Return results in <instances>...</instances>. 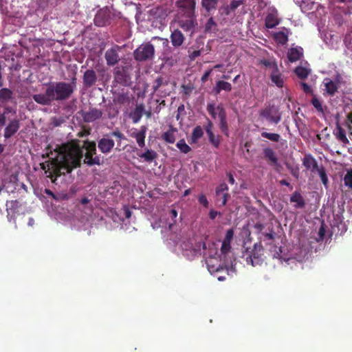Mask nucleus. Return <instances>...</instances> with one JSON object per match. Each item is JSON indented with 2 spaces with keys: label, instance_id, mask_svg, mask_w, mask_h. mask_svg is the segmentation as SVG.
Here are the masks:
<instances>
[{
  "label": "nucleus",
  "instance_id": "obj_33",
  "mask_svg": "<svg viewBox=\"0 0 352 352\" xmlns=\"http://www.w3.org/2000/svg\"><path fill=\"white\" fill-rule=\"evenodd\" d=\"M168 84V81L162 76H158L153 83V93H157L160 88L164 86H166Z\"/></svg>",
  "mask_w": 352,
  "mask_h": 352
},
{
  "label": "nucleus",
  "instance_id": "obj_39",
  "mask_svg": "<svg viewBox=\"0 0 352 352\" xmlns=\"http://www.w3.org/2000/svg\"><path fill=\"white\" fill-rule=\"evenodd\" d=\"M177 147L183 153H188L191 151V148L186 143L184 139L179 140L176 144Z\"/></svg>",
  "mask_w": 352,
  "mask_h": 352
},
{
  "label": "nucleus",
  "instance_id": "obj_22",
  "mask_svg": "<svg viewBox=\"0 0 352 352\" xmlns=\"http://www.w3.org/2000/svg\"><path fill=\"white\" fill-rule=\"evenodd\" d=\"M176 4L178 8L186 10L187 14H193L195 6V0H177Z\"/></svg>",
  "mask_w": 352,
  "mask_h": 352
},
{
  "label": "nucleus",
  "instance_id": "obj_4",
  "mask_svg": "<svg viewBox=\"0 0 352 352\" xmlns=\"http://www.w3.org/2000/svg\"><path fill=\"white\" fill-rule=\"evenodd\" d=\"M129 70V66L116 67L113 71L114 81L122 86H129L131 82Z\"/></svg>",
  "mask_w": 352,
  "mask_h": 352
},
{
  "label": "nucleus",
  "instance_id": "obj_56",
  "mask_svg": "<svg viewBox=\"0 0 352 352\" xmlns=\"http://www.w3.org/2000/svg\"><path fill=\"white\" fill-rule=\"evenodd\" d=\"M300 85L303 89V91L305 93V94H312L313 93V90L311 88V87L307 84L306 82H301L300 83Z\"/></svg>",
  "mask_w": 352,
  "mask_h": 352
},
{
  "label": "nucleus",
  "instance_id": "obj_36",
  "mask_svg": "<svg viewBox=\"0 0 352 352\" xmlns=\"http://www.w3.org/2000/svg\"><path fill=\"white\" fill-rule=\"evenodd\" d=\"M294 72L296 76L302 80L307 78L310 73L309 69L301 66L296 67Z\"/></svg>",
  "mask_w": 352,
  "mask_h": 352
},
{
  "label": "nucleus",
  "instance_id": "obj_8",
  "mask_svg": "<svg viewBox=\"0 0 352 352\" xmlns=\"http://www.w3.org/2000/svg\"><path fill=\"white\" fill-rule=\"evenodd\" d=\"M179 26L185 32H190V35L195 32L197 26V22L193 14H188L186 18H182L178 20Z\"/></svg>",
  "mask_w": 352,
  "mask_h": 352
},
{
  "label": "nucleus",
  "instance_id": "obj_54",
  "mask_svg": "<svg viewBox=\"0 0 352 352\" xmlns=\"http://www.w3.org/2000/svg\"><path fill=\"white\" fill-rule=\"evenodd\" d=\"M198 201L200 204L203 205L204 207L208 208L209 203L204 195H200L198 197Z\"/></svg>",
  "mask_w": 352,
  "mask_h": 352
},
{
  "label": "nucleus",
  "instance_id": "obj_30",
  "mask_svg": "<svg viewBox=\"0 0 352 352\" xmlns=\"http://www.w3.org/2000/svg\"><path fill=\"white\" fill-rule=\"evenodd\" d=\"M223 90L226 91H230L232 90L231 84L228 82L223 80L217 81L214 88L215 94H219Z\"/></svg>",
  "mask_w": 352,
  "mask_h": 352
},
{
  "label": "nucleus",
  "instance_id": "obj_15",
  "mask_svg": "<svg viewBox=\"0 0 352 352\" xmlns=\"http://www.w3.org/2000/svg\"><path fill=\"white\" fill-rule=\"evenodd\" d=\"M83 85L85 87H91L97 81V76L96 72L92 69H87L82 76Z\"/></svg>",
  "mask_w": 352,
  "mask_h": 352
},
{
  "label": "nucleus",
  "instance_id": "obj_32",
  "mask_svg": "<svg viewBox=\"0 0 352 352\" xmlns=\"http://www.w3.org/2000/svg\"><path fill=\"white\" fill-rule=\"evenodd\" d=\"M138 155L140 157L144 159V161H146L147 162H153L157 157V154L155 151L149 150V149H146L144 153H142L141 154H138Z\"/></svg>",
  "mask_w": 352,
  "mask_h": 352
},
{
  "label": "nucleus",
  "instance_id": "obj_40",
  "mask_svg": "<svg viewBox=\"0 0 352 352\" xmlns=\"http://www.w3.org/2000/svg\"><path fill=\"white\" fill-rule=\"evenodd\" d=\"M311 104L314 107V108L320 113L324 112L323 107L322 105L321 101L316 97V95H313L312 99L311 100Z\"/></svg>",
  "mask_w": 352,
  "mask_h": 352
},
{
  "label": "nucleus",
  "instance_id": "obj_53",
  "mask_svg": "<svg viewBox=\"0 0 352 352\" xmlns=\"http://www.w3.org/2000/svg\"><path fill=\"white\" fill-rule=\"evenodd\" d=\"M243 3V0H234L232 1L230 4L228 6L229 9L233 11V12L236 10V9L239 7Z\"/></svg>",
  "mask_w": 352,
  "mask_h": 352
},
{
  "label": "nucleus",
  "instance_id": "obj_52",
  "mask_svg": "<svg viewBox=\"0 0 352 352\" xmlns=\"http://www.w3.org/2000/svg\"><path fill=\"white\" fill-rule=\"evenodd\" d=\"M230 243H230V242H226V241L222 242L221 248V252L222 254L226 255L228 252H230V250H231Z\"/></svg>",
  "mask_w": 352,
  "mask_h": 352
},
{
  "label": "nucleus",
  "instance_id": "obj_59",
  "mask_svg": "<svg viewBox=\"0 0 352 352\" xmlns=\"http://www.w3.org/2000/svg\"><path fill=\"white\" fill-rule=\"evenodd\" d=\"M152 40L153 41H155V40H158V41H160L162 42V44L164 45V46H167L168 45V41L167 38H160V37H158V36H154L152 38Z\"/></svg>",
  "mask_w": 352,
  "mask_h": 352
},
{
  "label": "nucleus",
  "instance_id": "obj_61",
  "mask_svg": "<svg viewBox=\"0 0 352 352\" xmlns=\"http://www.w3.org/2000/svg\"><path fill=\"white\" fill-rule=\"evenodd\" d=\"M324 234H325V229H324V225L322 224L318 230V235L320 236V239H323Z\"/></svg>",
  "mask_w": 352,
  "mask_h": 352
},
{
  "label": "nucleus",
  "instance_id": "obj_19",
  "mask_svg": "<svg viewBox=\"0 0 352 352\" xmlns=\"http://www.w3.org/2000/svg\"><path fill=\"white\" fill-rule=\"evenodd\" d=\"M109 14L104 10H100L97 12L94 18V23L98 27L105 26L109 23Z\"/></svg>",
  "mask_w": 352,
  "mask_h": 352
},
{
  "label": "nucleus",
  "instance_id": "obj_6",
  "mask_svg": "<svg viewBox=\"0 0 352 352\" xmlns=\"http://www.w3.org/2000/svg\"><path fill=\"white\" fill-rule=\"evenodd\" d=\"M260 116L274 124H278L281 120L278 109L275 106H269L262 109L260 111Z\"/></svg>",
  "mask_w": 352,
  "mask_h": 352
},
{
  "label": "nucleus",
  "instance_id": "obj_49",
  "mask_svg": "<svg viewBox=\"0 0 352 352\" xmlns=\"http://www.w3.org/2000/svg\"><path fill=\"white\" fill-rule=\"evenodd\" d=\"M317 171L320 177L322 182L323 183L324 185L326 186L328 183V178H327L324 168L322 167L319 168L317 170Z\"/></svg>",
  "mask_w": 352,
  "mask_h": 352
},
{
  "label": "nucleus",
  "instance_id": "obj_31",
  "mask_svg": "<svg viewBox=\"0 0 352 352\" xmlns=\"http://www.w3.org/2000/svg\"><path fill=\"white\" fill-rule=\"evenodd\" d=\"M175 132H177V129L173 126H170L169 129L162 135L163 140L167 143L173 144L175 141Z\"/></svg>",
  "mask_w": 352,
  "mask_h": 352
},
{
  "label": "nucleus",
  "instance_id": "obj_47",
  "mask_svg": "<svg viewBox=\"0 0 352 352\" xmlns=\"http://www.w3.org/2000/svg\"><path fill=\"white\" fill-rule=\"evenodd\" d=\"M7 211L11 210L12 212H15L19 207V201L17 200H12L8 201L6 204Z\"/></svg>",
  "mask_w": 352,
  "mask_h": 352
},
{
  "label": "nucleus",
  "instance_id": "obj_51",
  "mask_svg": "<svg viewBox=\"0 0 352 352\" xmlns=\"http://www.w3.org/2000/svg\"><path fill=\"white\" fill-rule=\"evenodd\" d=\"M344 184L352 189V169L347 172L344 178Z\"/></svg>",
  "mask_w": 352,
  "mask_h": 352
},
{
  "label": "nucleus",
  "instance_id": "obj_21",
  "mask_svg": "<svg viewBox=\"0 0 352 352\" xmlns=\"http://www.w3.org/2000/svg\"><path fill=\"white\" fill-rule=\"evenodd\" d=\"M280 20L278 17L277 11L275 10L272 12L268 13L265 17V25L268 29H272L278 25Z\"/></svg>",
  "mask_w": 352,
  "mask_h": 352
},
{
  "label": "nucleus",
  "instance_id": "obj_12",
  "mask_svg": "<svg viewBox=\"0 0 352 352\" xmlns=\"http://www.w3.org/2000/svg\"><path fill=\"white\" fill-rule=\"evenodd\" d=\"M228 186L226 183L220 184L215 190V193L217 197V200L221 201V206H225L230 197V194L228 192Z\"/></svg>",
  "mask_w": 352,
  "mask_h": 352
},
{
  "label": "nucleus",
  "instance_id": "obj_35",
  "mask_svg": "<svg viewBox=\"0 0 352 352\" xmlns=\"http://www.w3.org/2000/svg\"><path fill=\"white\" fill-rule=\"evenodd\" d=\"M204 135V131L200 126H197L194 128L192 135L191 140L192 142L196 143L199 139H200Z\"/></svg>",
  "mask_w": 352,
  "mask_h": 352
},
{
  "label": "nucleus",
  "instance_id": "obj_45",
  "mask_svg": "<svg viewBox=\"0 0 352 352\" xmlns=\"http://www.w3.org/2000/svg\"><path fill=\"white\" fill-rule=\"evenodd\" d=\"M207 265H208V271L211 274H212L214 272H218L221 270H223L224 269L226 270L227 272H228V269L227 268V267H223V266L221 265L216 266L214 265H212V264H210L209 263H207Z\"/></svg>",
  "mask_w": 352,
  "mask_h": 352
},
{
  "label": "nucleus",
  "instance_id": "obj_2",
  "mask_svg": "<svg viewBox=\"0 0 352 352\" xmlns=\"http://www.w3.org/2000/svg\"><path fill=\"white\" fill-rule=\"evenodd\" d=\"M76 89V78L74 76L69 82L60 81L50 83L45 94L32 95V99L43 106H49L54 101L68 100Z\"/></svg>",
  "mask_w": 352,
  "mask_h": 352
},
{
  "label": "nucleus",
  "instance_id": "obj_63",
  "mask_svg": "<svg viewBox=\"0 0 352 352\" xmlns=\"http://www.w3.org/2000/svg\"><path fill=\"white\" fill-rule=\"evenodd\" d=\"M264 236L269 239V240H273L274 239V236H275V233L272 231L271 232H269V233H265L263 234Z\"/></svg>",
  "mask_w": 352,
  "mask_h": 352
},
{
  "label": "nucleus",
  "instance_id": "obj_10",
  "mask_svg": "<svg viewBox=\"0 0 352 352\" xmlns=\"http://www.w3.org/2000/svg\"><path fill=\"white\" fill-rule=\"evenodd\" d=\"M217 110L218 111V118L219 119V129L221 131L228 137L229 135V133L226 109H224L222 104H219L218 106H217Z\"/></svg>",
  "mask_w": 352,
  "mask_h": 352
},
{
  "label": "nucleus",
  "instance_id": "obj_43",
  "mask_svg": "<svg viewBox=\"0 0 352 352\" xmlns=\"http://www.w3.org/2000/svg\"><path fill=\"white\" fill-rule=\"evenodd\" d=\"M207 111L208 113L212 117V118L215 119L217 115L218 116V111L217 110V107H215L214 102L208 103L207 105Z\"/></svg>",
  "mask_w": 352,
  "mask_h": 352
},
{
  "label": "nucleus",
  "instance_id": "obj_44",
  "mask_svg": "<svg viewBox=\"0 0 352 352\" xmlns=\"http://www.w3.org/2000/svg\"><path fill=\"white\" fill-rule=\"evenodd\" d=\"M202 50L203 47H201V49L192 50V47H190L188 50V57L190 59V60H195L197 57L199 56L201 54Z\"/></svg>",
  "mask_w": 352,
  "mask_h": 352
},
{
  "label": "nucleus",
  "instance_id": "obj_55",
  "mask_svg": "<svg viewBox=\"0 0 352 352\" xmlns=\"http://www.w3.org/2000/svg\"><path fill=\"white\" fill-rule=\"evenodd\" d=\"M234 236V231L232 229H229L227 230L225 238L223 241L226 242H230L231 243V241Z\"/></svg>",
  "mask_w": 352,
  "mask_h": 352
},
{
  "label": "nucleus",
  "instance_id": "obj_29",
  "mask_svg": "<svg viewBox=\"0 0 352 352\" xmlns=\"http://www.w3.org/2000/svg\"><path fill=\"white\" fill-rule=\"evenodd\" d=\"M334 135L336 138L344 144H348L349 140L346 138L345 131L342 128L339 123L336 124V127L333 131Z\"/></svg>",
  "mask_w": 352,
  "mask_h": 352
},
{
  "label": "nucleus",
  "instance_id": "obj_18",
  "mask_svg": "<svg viewBox=\"0 0 352 352\" xmlns=\"http://www.w3.org/2000/svg\"><path fill=\"white\" fill-rule=\"evenodd\" d=\"M282 31L274 33L273 38L277 43L284 45L288 42V36L290 34V30L285 27L282 28Z\"/></svg>",
  "mask_w": 352,
  "mask_h": 352
},
{
  "label": "nucleus",
  "instance_id": "obj_26",
  "mask_svg": "<svg viewBox=\"0 0 352 352\" xmlns=\"http://www.w3.org/2000/svg\"><path fill=\"white\" fill-rule=\"evenodd\" d=\"M290 201L294 203L295 208H303L305 206V201L298 191H295L290 197Z\"/></svg>",
  "mask_w": 352,
  "mask_h": 352
},
{
  "label": "nucleus",
  "instance_id": "obj_48",
  "mask_svg": "<svg viewBox=\"0 0 352 352\" xmlns=\"http://www.w3.org/2000/svg\"><path fill=\"white\" fill-rule=\"evenodd\" d=\"M344 124L348 129L350 135L352 136V112L349 113L347 115Z\"/></svg>",
  "mask_w": 352,
  "mask_h": 352
},
{
  "label": "nucleus",
  "instance_id": "obj_17",
  "mask_svg": "<svg viewBox=\"0 0 352 352\" xmlns=\"http://www.w3.org/2000/svg\"><path fill=\"white\" fill-rule=\"evenodd\" d=\"M170 38L172 45L175 48L181 47L185 40L183 33L178 29L172 31Z\"/></svg>",
  "mask_w": 352,
  "mask_h": 352
},
{
  "label": "nucleus",
  "instance_id": "obj_34",
  "mask_svg": "<svg viewBox=\"0 0 352 352\" xmlns=\"http://www.w3.org/2000/svg\"><path fill=\"white\" fill-rule=\"evenodd\" d=\"M217 3L218 0H201V6L207 12L216 10Z\"/></svg>",
  "mask_w": 352,
  "mask_h": 352
},
{
  "label": "nucleus",
  "instance_id": "obj_62",
  "mask_svg": "<svg viewBox=\"0 0 352 352\" xmlns=\"http://www.w3.org/2000/svg\"><path fill=\"white\" fill-rule=\"evenodd\" d=\"M227 177H228V182L229 184H230L231 185H233L235 184V179L234 178V176L232 175V174L229 172V173H227Z\"/></svg>",
  "mask_w": 352,
  "mask_h": 352
},
{
  "label": "nucleus",
  "instance_id": "obj_37",
  "mask_svg": "<svg viewBox=\"0 0 352 352\" xmlns=\"http://www.w3.org/2000/svg\"><path fill=\"white\" fill-rule=\"evenodd\" d=\"M261 136L263 138H267L272 142H278L280 141V135L278 133H268V132H262Z\"/></svg>",
  "mask_w": 352,
  "mask_h": 352
},
{
  "label": "nucleus",
  "instance_id": "obj_38",
  "mask_svg": "<svg viewBox=\"0 0 352 352\" xmlns=\"http://www.w3.org/2000/svg\"><path fill=\"white\" fill-rule=\"evenodd\" d=\"M208 136L209 142L211 144L215 147L218 148L221 142V137L219 135H215L213 132H210L209 134H207Z\"/></svg>",
  "mask_w": 352,
  "mask_h": 352
},
{
  "label": "nucleus",
  "instance_id": "obj_42",
  "mask_svg": "<svg viewBox=\"0 0 352 352\" xmlns=\"http://www.w3.org/2000/svg\"><path fill=\"white\" fill-rule=\"evenodd\" d=\"M217 25L216 22L214 21V19L212 17L209 18L208 20L206 25H205V32H210L214 31Z\"/></svg>",
  "mask_w": 352,
  "mask_h": 352
},
{
  "label": "nucleus",
  "instance_id": "obj_27",
  "mask_svg": "<svg viewBox=\"0 0 352 352\" xmlns=\"http://www.w3.org/2000/svg\"><path fill=\"white\" fill-rule=\"evenodd\" d=\"M144 112V106L143 104H140L136 106L135 109L131 113V118L133 123H138L142 118Z\"/></svg>",
  "mask_w": 352,
  "mask_h": 352
},
{
  "label": "nucleus",
  "instance_id": "obj_28",
  "mask_svg": "<svg viewBox=\"0 0 352 352\" xmlns=\"http://www.w3.org/2000/svg\"><path fill=\"white\" fill-rule=\"evenodd\" d=\"M146 128L142 126L141 130L137 133H133L131 136L135 138L136 142L140 147H144L145 145V136Z\"/></svg>",
  "mask_w": 352,
  "mask_h": 352
},
{
  "label": "nucleus",
  "instance_id": "obj_23",
  "mask_svg": "<svg viewBox=\"0 0 352 352\" xmlns=\"http://www.w3.org/2000/svg\"><path fill=\"white\" fill-rule=\"evenodd\" d=\"M302 164L307 169H310L312 172L319 168L316 159L309 154L304 157Z\"/></svg>",
  "mask_w": 352,
  "mask_h": 352
},
{
  "label": "nucleus",
  "instance_id": "obj_41",
  "mask_svg": "<svg viewBox=\"0 0 352 352\" xmlns=\"http://www.w3.org/2000/svg\"><path fill=\"white\" fill-rule=\"evenodd\" d=\"M105 136H112L116 138L118 144H120V142L122 140L126 139L124 135L118 129H116L113 131L111 132L109 134L105 135Z\"/></svg>",
  "mask_w": 352,
  "mask_h": 352
},
{
  "label": "nucleus",
  "instance_id": "obj_11",
  "mask_svg": "<svg viewBox=\"0 0 352 352\" xmlns=\"http://www.w3.org/2000/svg\"><path fill=\"white\" fill-rule=\"evenodd\" d=\"M103 112L100 109L96 108H89L87 111H82L81 116L84 122H93L102 118Z\"/></svg>",
  "mask_w": 352,
  "mask_h": 352
},
{
  "label": "nucleus",
  "instance_id": "obj_7",
  "mask_svg": "<svg viewBox=\"0 0 352 352\" xmlns=\"http://www.w3.org/2000/svg\"><path fill=\"white\" fill-rule=\"evenodd\" d=\"M121 49V46L114 45L105 52L104 58L108 66H114L118 63L120 60L119 52Z\"/></svg>",
  "mask_w": 352,
  "mask_h": 352
},
{
  "label": "nucleus",
  "instance_id": "obj_1",
  "mask_svg": "<svg viewBox=\"0 0 352 352\" xmlns=\"http://www.w3.org/2000/svg\"><path fill=\"white\" fill-rule=\"evenodd\" d=\"M85 150H83L76 144H63L56 145L52 148L51 145L45 148V153L41 155L42 159L48 158L44 162L40 164L41 168L43 170L47 177L52 183H55L58 177L70 173L74 169L80 167L81 160L85 156L84 163L89 166L100 165L102 159L96 153V143L94 141H85L84 142Z\"/></svg>",
  "mask_w": 352,
  "mask_h": 352
},
{
  "label": "nucleus",
  "instance_id": "obj_25",
  "mask_svg": "<svg viewBox=\"0 0 352 352\" xmlns=\"http://www.w3.org/2000/svg\"><path fill=\"white\" fill-rule=\"evenodd\" d=\"M270 78L272 82L278 87L282 88L283 87L285 78L283 75L280 72L278 68L276 69V70L272 71Z\"/></svg>",
  "mask_w": 352,
  "mask_h": 352
},
{
  "label": "nucleus",
  "instance_id": "obj_46",
  "mask_svg": "<svg viewBox=\"0 0 352 352\" xmlns=\"http://www.w3.org/2000/svg\"><path fill=\"white\" fill-rule=\"evenodd\" d=\"M344 43L347 49L352 51V31L346 34L344 38Z\"/></svg>",
  "mask_w": 352,
  "mask_h": 352
},
{
  "label": "nucleus",
  "instance_id": "obj_9",
  "mask_svg": "<svg viewBox=\"0 0 352 352\" xmlns=\"http://www.w3.org/2000/svg\"><path fill=\"white\" fill-rule=\"evenodd\" d=\"M342 78L340 74H338L336 76L335 80L329 78H325L323 80V84L325 87V92L328 96H333L338 89V84Z\"/></svg>",
  "mask_w": 352,
  "mask_h": 352
},
{
  "label": "nucleus",
  "instance_id": "obj_50",
  "mask_svg": "<svg viewBox=\"0 0 352 352\" xmlns=\"http://www.w3.org/2000/svg\"><path fill=\"white\" fill-rule=\"evenodd\" d=\"M261 63L265 67L272 69V71L276 70V69L278 68L277 63L274 61H271L269 60H262Z\"/></svg>",
  "mask_w": 352,
  "mask_h": 352
},
{
  "label": "nucleus",
  "instance_id": "obj_24",
  "mask_svg": "<svg viewBox=\"0 0 352 352\" xmlns=\"http://www.w3.org/2000/svg\"><path fill=\"white\" fill-rule=\"evenodd\" d=\"M263 155H264V158L267 160V162H269V164L270 165H277L278 164V157L276 156V154L275 153V151L270 148V147H267V148H265L263 149Z\"/></svg>",
  "mask_w": 352,
  "mask_h": 352
},
{
  "label": "nucleus",
  "instance_id": "obj_16",
  "mask_svg": "<svg viewBox=\"0 0 352 352\" xmlns=\"http://www.w3.org/2000/svg\"><path fill=\"white\" fill-rule=\"evenodd\" d=\"M8 102H15L14 92L8 88L0 89V104L6 105Z\"/></svg>",
  "mask_w": 352,
  "mask_h": 352
},
{
  "label": "nucleus",
  "instance_id": "obj_64",
  "mask_svg": "<svg viewBox=\"0 0 352 352\" xmlns=\"http://www.w3.org/2000/svg\"><path fill=\"white\" fill-rule=\"evenodd\" d=\"M165 105H166L165 100H162L160 102L159 105L157 107H156L155 110V113H159L162 109V107H164Z\"/></svg>",
  "mask_w": 352,
  "mask_h": 352
},
{
  "label": "nucleus",
  "instance_id": "obj_20",
  "mask_svg": "<svg viewBox=\"0 0 352 352\" xmlns=\"http://www.w3.org/2000/svg\"><path fill=\"white\" fill-rule=\"evenodd\" d=\"M303 56V49L301 47H292L288 50L287 58L290 63H294Z\"/></svg>",
  "mask_w": 352,
  "mask_h": 352
},
{
  "label": "nucleus",
  "instance_id": "obj_60",
  "mask_svg": "<svg viewBox=\"0 0 352 352\" xmlns=\"http://www.w3.org/2000/svg\"><path fill=\"white\" fill-rule=\"evenodd\" d=\"M211 71H212L211 69H210V70H207V71L204 74V75L201 76V81H202L203 82H206V81L208 80V77H209V76H210V74H211Z\"/></svg>",
  "mask_w": 352,
  "mask_h": 352
},
{
  "label": "nucleus",
  "instance_id": "obj_5",
  "mask_svg": "<svg viewBox=\"0 0 352 352\" xmlns=\"http://www.w3.org/2000/svg\"><path fill=\"white\" fill-rule=\"evenodd\" d=\"M263 251L261 243H255L250 254L246 258L247 263H250L253 267L261 265L263 261L261 257Z\"/></svg>",
  "mask_w": 352,
  "mask_h": 352
},
{
  "label": "nucleus",
  "instance_id": "obj_57",
  "mask_svg": "<svg viewBox=\"0 0 352 352\" xmlns=\"http://www.w3.org/2000/svg\"><path fill=\"white\" fill-rule=\"evenodd\" d=\"M287 167L289 170H290V173L294 177H296V179L298 178L299 177V169L298 168L296 167V168H293V167H291L288 165H287Z\"/></svg>",
  "mask_w": 352,
  "mask_h": 352
},
{
  "label": "nucleus",
  "instance_id": "obj_14",
  "mask_svg": "<svg viewBox=\"0 0 352 352\" xmlns=\"http://www.w3.org/2000/svg\"><path fill=\"white\" fill-rule=\"evenodd\" d=\"M108 136L103 137L98 142V147L101 153L104 154L109 153L114 147L115 142L113 140L107 138Z\"/></svg>",
  "mask_w": 352,
  "mask_h": 352
},
{
  "label": "nucleus",
  "instance_id": "obj_13",
  "mask_svg": "<svg viewBox=\"0 0 352 352\" xmlns=\"http://www.w3.org/2000/svg\"><path fill=\"white\" fill-rule=\"evenodd\" d=\"M20 129V121L15 118L10 120L4 129L3 137L5 139H10Z\"/></svg>",
  "mask_w": 352,
  "mask_h": 352
},
{
  "label": "nucleus",
  "instance_id": "obj_58",
  "mask_svg": "<svg viewBox=\"0 0 352 352\" xmlns=\"http://www.w3.org/2000/svg\"><path fill=\"white\" fill-rule=\"evenodd\" d=\"M212 127H213L212 122H211V120L208 119V124L205 127V130H206V132L207 134H209L210 132H212Z\"/></svg>",
  "mask_w": 352,
  "mask_h": 352
},
{
  "label": "nucleus",
  "instance_id": "obj_3",
  "mask_svg": "<svg viewBox=\"0 0 352 352\" xmlns=\"http://www.w3.org/2000/svg\"><path fill=\"white\" fill-rule=\"evenodd\" d=\"M155 56L154 46L150 43L140 45L134 52V59L138 62L151 60Z\"/></svg>",
  "mask_w": 352,
  "mask_h": 352
}]
</instances>
